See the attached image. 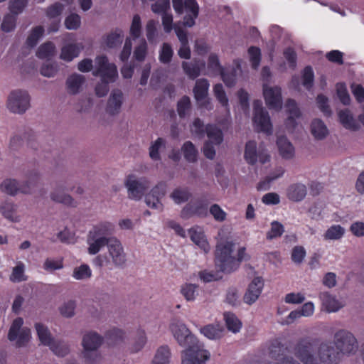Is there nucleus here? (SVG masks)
Instances as JSON below:
<instances>
[{"label": "nucleus", "instance_id": "f257e3e1", "mask_svg": "<svg viewBox=\"0 0 364 364\" xmlns=\"http://www.w3.org/2000/svg\"><path fill=\"white\" fill-rule=\"evenodd\" d=\"M336 348L331 342L321 343L318 346L317 339L301 338L294 347L295 355L304 364H336L341 354L354 353L358 349V342L350 332L341 330L334 336Z\"/></svg>", "mask_w": 364, "mask_h": 364}, {"label": "nucleus", "instance_id": "f03ea898", "mask_svg": "<svg viewBox=\"0 0 364 364\" xmlns=\"http://www.w3.org/2000/svg\"><path fill=\"white\" fill-rule=\"evenodd\" d=\"M235 244L232 241H220L216 245L215 264L222 272L230 273L237 269L245 257V247H240L237 257L232 255Z\"/></svg>", "mask_w": 364, "mask_h": 364}, {"label": "nucleus", "instance_id": "7ed1b4c3", "mask_svg": "<svg viewBox=\"0 0 364 364\" xmlns=\"http://www.w3.org/2000/svg\"><path fill=\"white\" fill-rule=\"evenodd\" d=\"M95 77H101V83L95 87L96 95L101 97L107 95L109 92V84L114 82L118 77L117 66L109 63L106 55H99L95 58V69L92 71Z\"/></svg>", "mask_w": 364, "mask_h": 364}, {"label": "nucleus", "instance_id": "20e7f679", "mask_svg": "<svg viewBox=\"0 0 364 364\" xmlns=\"http://www.w3.org/2000/svg\"><path fill=\"white\" fill-rule=\"evenodd\" d=\"M113 230L114 225L109 222H102L95 225L87 236L89 254L95 255L102 247L108 246L111 238L107 236L112 234Z\"/></svg>", "mask_w": 364, "mask_h": 364}, {"label": "nucleus", "instance_id": "39448f33", "mask_svg": "<svg viewBox=\"0 0 364 364\" xmlns=\"http://www.w3.org/2000/svg\"><path fill=\"white\" fill-rule=\"evenodd\" d=\"M103 338L95 332H89L84 335L82 346L84 348V358L87 364H96L101 358L97 352L101 346Z\"/></svg>", "mask_w": 364, "mask_h": 364}, {"label": "nucleus", "instance_id": "423d86ee", "mask_svg": "<svg viewBox=\"0 0 364 364\" xmlns=\"http://www.w3.org/2000/svg\"><path fill=\"white\" fill-rule=\"evenodd\" d=\"M173 7L178 14H182L185 9L187 14L183 19V25L193 27L199 14V6L196 0H172Z\"/></svg>", "mask_w": 364, "mask_h": 364}, {"label": "nucleus", "instance_id": "0eeeda50", "mask_svg": "<svg viewBox=\"0 0 364 364\" xmlns=\"http://www.w3.org/2000/svg\"><path fill=\"white\" fill-rule=\"evenodd\" d=\"M23 324V319L17 317L13 321L8 333V339L10 341H16L17 348L26 346L31 338V329L22 327Z\"/></svg>", "mask_w": 364, "mask_h": 364}, {"label": "nucleus", "instance_id": "6e6552de", "mask_svg": "<svg viewBox=\"0 0 364 364\" xmlns=\"http://www.w3.org/2000/svg\"><path fill=\"white\" fill-rule=\"evenodd\" d=\"M8 109L14 113L23 114L30 107V96L26 91H12L8 98Z\"/></svg>", "mask_w": 364, "mask_h": 364}, {"label": "nucleus", "instance_id": "1a4fd4ad", "mask_svg": "<svg viewBox=\"0 0 364 364\" xmlns=\"http://www.w3.org/2000/svg\"><path fill=\"white\" fill-rule=\"evenodd\" d=\"M210 353L197 343L189 346L182 353V364H205Z\"/></svg>", "mask_w": 364, "mask_h": 364}, {"label": "nucleus", "instance_id": "9d476101", "mask_svg": "<svg viewBox=\"0 0 364 364\" xmlns=\"http://www.w3.org/2000/svg\"><path fill=\"white\" fill-rule=\"evenodd\" d=\"M129 198L141 199L149 188V181L146 178L137 179L134 175H129L125 181Z\"/></svg>", "mask_w": 364, "mask_h": 364}, {"label": "nucleus", "instance_id": "9b49d317", "mask_svg": "<svg viewBox=\"0 0 364 364\" xmlns=\"http://www.w3.org/2000/svg\"><path fill=\"white\" fill-rule=\"evenodd\" d=\"M244 158L247 164L255 165L257 161L264 164L270 160V156L264 149H257L255 141L250 140L245 144Z\"/></svg>", "mask_w": 364, "mask_h": 364}, {"label": "nucleus", "instance_id": "f8f14e48", "mask_svg": "<svg viewBox=\"0 0 364 364\" xmlns=\"http://www.w3.org/2000/svg\"><path fill=\"white\" fill-rule=\"evenodd\" d=\"M209 85L208 80L205 78L198 79L196 80L193 90L194 97L198 102V107L208 110L213 109L210 99L207 97Z\"/></svg>", "mask_w": 364, "mask_h": 364}, {"label": "nucleus", "instance_id": "ddd939ff", "mask_svg": "<svg viewBox=\"0 0 364 364\" xmlns=\"http://www.w3.org/2000/svg\"><path fill=\"white\" fill-rule=\"evenodd\" d=\"M265 103L269 109L279 111L282 107V89L278 86L263 87Z\"/></svg>", "mask_w": 364, "mask_h": 364}, {"label": "nucleus", "instance_id": "4468645a", "mask_svg": "<svg viewBox=\"0 0 364 364\" xmlns=\"http://www.w3.org/2000/svg\"><path fill=\"white\" fill-rule=\"evenodd\" d=\"M166 182L161 181L146 196L145 202L149 207L159 210L163 209V204L161 200L166 194Z\"/></svg>", "mask_w": 364, "mask_h": 364}, {"label": "nucleus", "instance_id": "2eb2a0df", "mask_svg": "<svg viewBox=\"0 0 364 364\" xmlns=\"http://www.w3.org/2000/svg\"><path fill=\"white\" fill-rule=\"evenodd\" d=\"M170 328L180 346L188 347L195 343L196 338L184 324L172 323Z\"/></svg>", "mask_w": 364, "mask_h": 364}, {"label": "nucleus", "instance_id": "dca6fc26", "mask_svg": "<svg viewBox=\"0 0 364 364\" xmlns=\"http://www.w3.org/2000/svg\"><path fill=\"white\" fill-rule=\"evenodd\" d=\"M107 247L113 263L117 267L123 266L126 262V259L123 247L119 240L116 238H111Z\"/></svg>", "mask_w": 364, "mask_h": 364}, {"label": "nucleus", "instance_id": "f3484780", "mask_svg": "<svg viewBox=\"0 0 364 364\" xmlns=\"http://www.w3.org/2000/svg\"><path fill=\"white\" fill-rule=\"evenodd\" d=\"M264 283L261 277H255L249 284L248 289L244 295V301L252 304L256 301L262 293Z\"/></svg>", "mask_w": 364, "mask_h": 364}, {"label": "nucleus", "instance_id": "a211bd4d", "mask_svg": "<svg viewBox=\"0 0 364 364\" xmlns=\"http://www.w3.org/2000/svg\"><path fill=\"white\" fill-rule=\"evenodd\" d=\"M0 188L2 192L9 195L14 196L18 191L23 193H31L32 190L29 186V183L26 182V185L19 186L15 179L7 178L5 179L1 184Z\"/></svg>", "mask_w": 364, "mask_h": 364}, {"label": "nucleus", "instance_id": "6ab92c4d", "mask_svg": "<svg viewBox=\"0 0 364 364\" xmlns=\"http://www.w3.org/2000/svg\"><path fill=\"white\" fill-rule=\"evenodd\" d=\"M205 63L203 60L194 58L190 62L183 61L182 68L184 73L191 80L197 78L202 70L205 68Z\"/></svg>", "mask_w": 364, "mask_h": 364}, {"label": "nucleus", "instance_id": "aec40b11", "mask_svg": "<svg viewBox=\"0 0 364 364\" xmlns=\"http://www.w3.org/2000/svg\"><path fill=\"white\" fill-rule=\"evenodd\" d=\"M252 121L257 132H264L267 134H272V124L267 111L254 114Z\"/></svg>", "mask_w": 364, "mask_h": 364}, {"label": "nucleus", "instance_id": "412c9836", "mask_svg": "<svg viewBox=\"0 0 364 364\" xmlns=\"http://www.w3.org/2000/svg\"><path fill=\"white\" fill-rule=\"evenodd\" d=\"M287 112L289 117L286 121V126L287 128L294 129L296 126V119L301 117V112L298 107L296 102L293 99H288L286 101Z\"/></svg>", "mask_w": 364, "mask_h": 364}, {"label": "nucleus", "instance_id": "4be33fe9", "mask_svg": "<svg viewBox=\"0 0 364 364\" xmlns=\"http://www.w3.org/2000/svg\"><path fill=\"white\" fill-rule=\"evenodd\" d=\"M83 48L82 43H68L65 45L61 48L60 58L66 62H70L79 55Z\"/></svg>", "mask_w": 364, "mask_h": 364}, {"label": "nucleus", "instance_id": "5701e85b", "mask_svg": "<svg viewBox=\"0 0 364 364\" xmlns=\"http://www.w3.org/2000/svg\"><path fill=\"white\" fill-rule=\"evenodd\" d=\"M307 193V188L304 184L297 183L290 185L287 191V198L294 202L302 200Z\"/></svg>", "mask_w": 364, "mask_h": 364}, {"label": "nucleus", "instance_id": "b1692460", "mask_svg": "<svg viewBox=\"0 0 364 364\" xmlns=\"http://www.w3.org/2000/svg\"><path fill=\"white\" fill-rule=\"evenodd\" d=\"M122 97L120 90L114 91L108 100L106 112L111 115L117 114L122 107Z\"/></svg>", "mask_w": 364, "mask_h": 364}, {"label": "nucleus", "instance_id": "393cba45", "mask_svg": "<svg viewBox=\"0 0 364 364\" xmlns=\"http://www.w3.org/2000/svg\"><path fill=\"white\" fill-rule=\"evenodd\" d=\"M277 145L282 158L289 159L294 156V148L285 136L277 137Z\"/></svg>", "mask_w": 364, "mask_h": 364}, {"label": "nucleus", "instance_id": "a878e982", "mask_svg": "<svg viewBox=\"0 0 364 364\" xmlns=\"http://www.w3.org/2000/svg\"><path fill=\"white\" fill-rule=\"evenodd\" d=\"M319 298L322 305L328 312H336L341 308L340 302L328 292H321Z\"/></svg>", "mask_w": 364, "mask_h": 364}, {"label": "nucleus", "instance_id": "bb28decb", "mask_svg": "<svg viewBox=\"0 0 364 364\" xmlns=\"http://www.w3.org/2000/svg\"><path fill=\"white\" fill-rule=\"evenodd\" d=\"M338 118L341 124L347 129L356 131L359 125L353 118L352 114L348 109L341 110L338 112Z\"/></svg>", "mask_w": 364, "mask_h": 364}, {"label": "nucleus", "instance_id": "cd10ccee", "mask_svg": "<svg viewBox=\"0 0 364 364\" xmlns=\"http://www.w3.org/2000/svg\"><path fill=\"white\" fill-rule=\"evenodd\" d=\"M189 234L191 240L198 245L201 250L205 253L210 250V245L205 239V235L202 231H198L196 228H191L189 230Z\"/></svg>", "mask_w": 364, "mask_h": 364}, {"label": "nucleus", "instance_id": "c85d7f7f", "mask_svg": "<svg viewBox=\"0 0 364 364\" xmlns=\"http://www.w3.org/2000/svg\"><path fill=\"white\" fill-rule=\"evenodd\" d=\"M224 328L220 324H208L200 328V333L209 339H219L223 336Z\"/></svg>", "mask_w": 364, "mask_h": 364}, {"label": "nucleus", "instance_id": "c756f323", "mask_svg": "<svg viewBox=\"0 0 364 364\" xmlns=\"http://www.w3.org/2000/svg\"><path fill=\"white\" fill-rule=\"evenodd\" d=\"M311 132L316 139H323L328 134V129L324 122L319 119H315L311 124Z\"/></svg>", "mask_w": 364, "mask_h": 364}, {"label": "nucleus", "instance_id": "7c9ffc66", "mask_svg": "<svg viewBox=\"0 0 364 364\" xmlns=\"http://www.w3.org/2000/svg\"><path fill=\"white\" fill-rule=\"evenodd\" d=\"M85 82V77L80 74L70 75L66 81L67 89L69 93L75 95L79 92L80 87Z\"/></svg>", "mask_w": 364, "mask_h": 364}, {"label": "nucleus", "instance_id": "2f4dec72", "mask_svg": "<svg viewBox=\"0 0 364 364\" xmlns=\"http://www.w3.org/2000/svg\"><path fill=\"white\" fill-rule=\"evenodd\" d=\"M123 41V31L120 28L108 34L105 38V44L109 48H115L119 46Z\"/></svg>", "mask_w": 364, "mask_h": 364}, {"label": "nucleus", "instance_id": "473e14b6", "mask_svg": "<svg viewBox=\"0 0 364 364\" xmlns=\"http://www.w3.org/2000/svg\"><path fill=\"white\" fill-rule=\"evenodd\" d=\"M205 133L210 139V142L218 145L223 140L222 131L215 124H208L205 126Z\"/></svg>", "mask_w": 364, "mask_h": 364}, {"label": "nucleus", "instance_id": "72a5a7b5", "mask_svg": "<svg viewBox=\"0 0 364 364\" xmlns=\"http://www.w3.org/2000/svg\"><path fill=\"white\" fill-rule=\"evenodd\" d=\"M36 329L38 338L43 345L50 346V344L55 341L52 338L48 328L43 324L40 323H36Z\"/></svg>", "mask_w": 364, "mask_h": 364}, {"label": "nucleus", "instance_id": "f704fd0d", "mask_svg": "<svg viewBox=\"0 0 364 364\" xmlns=\"http://www.w3.org/2000/svg\"><path fill=\"white\" fill-rule=\"evenodd\" d=\"M171 352L167 346H162L158 348L151 364H168Z\"/></svg>", "mask_w": 364, "mask_h": 364}, {"label": "nucleus", "instance_id": "c9c22d12", "mask_svg": "<svg viewBox=\"0 0 364 364\" xmlns=\"http://www.w3.org/2000/svg\"><path fill=\"white\" fill-rule=\"evenodd\" d=\"M345 229L340 225H333L328 228L323 235L325 240H337L343 237Z\"/></svg>", "mask_w": 364, "mask_h": 364}, {"label": "nucleus", "instance_id": "e433bc0d", "mask_svg": "<svg viewBox=\"0 0 364 364\" xmlns=\"http://www.w3.org/2000/svg\"><path fill=\"white\" fill-rule=\"evenodd\" d=\"M105 338L109 345H115L124 341V332L121 329L113 328L105 333Z\"/></svg>", "mask_w": 364, "mask_h": 364}, {"label": "nucleus", "instance_id": "4c0bfd02", "mask_svg": "<svg viewBox=\"0 0 364 364\" xmlns=\"http://www.w3.org/2000/svg\"><path fill=\"white\" fill-rule=\"evenodd\" d=\"M224 318L228 330L233 333H237L240 330L242 323L234 314L225 312L224 314Z\"/></svg>", "mask_w": 364, "mask_h": 364}, {"label": "nucleus", "instance_id": "58836bf2", "mask_svg": "<svg viewBox=\"0 0 364 364\" xmlns=\"http://www.w3.org/2000/svg\"><path fill=\"white\" fill-rule=\"evenodd\" d=\"M182 151L187 161L193 163L197 161L198 151L191 141H187L183 144Z\"/></svg>", "mask_w": 364, "mask_h": 364}, {"label": "nucleus", "instance_id": "ea45409f", "mask_svg": "<svg viewBox=\"0 0 364 364\" xmlns=\"http://www.w3.org/2000/svg\"><path fill=\"white\" fill-rule=\"evenodd\" d=\"M55 50V46L54 43L51 41H47L38 47L36 51V56L41 59L48 58L53 55Z\"/></svg>", "mask_w": 364, "mask_h": 364}, {"label": "nucleus", "instance_id": "a19ab883", "mask_svg": "<svg viewBox=\"0 0 364 364\" xmlns=\"http://www.w3.org/2000/svg\"><path fill=\"white\" fill-rule=\"evenodd\" d=\"M170 196L176 203L181 204L188 201L191 194L187 188H178L173 191Z\"/></svg>", "mask_w": 364, "mask_h": 364}, {"label": "nucleus", "instance_id": "79ce46f5", "mask_svg": "<svg viewBox=\"0 0 364 364\" xmlns=\"http://www.w3.org/2000/svg\"><path fill=\"white\" fill-rule=\"evenodd\" d=\"M284 232V225L281 223L274 220L271 223V228L266 234V238L268 240L278 238L282 235Z\"/></svg>", "mask_w": 364, "mask_h": 364}, {"label": "nucleus", "instance_id": "37998d69", "mask_svg": "<svg viewBox=\"0 0 364 364\" xmlns=\"http://www.w3.org/2000/svg\"><path fill=\"white\" fill-rule=\"evenodd\" d=\"M44 28L41 26L34 27L26 39V45L28 47H35L40 38L43 35Z\"/></svg>", "mask_w": 364, "mask_h": 364}, {"label": "nucleus", "instance_id": "c03bdc74", "mask_svg": "<svg viewBox=\"0 0 364 364\" xmlns=\"http://www.w3.org/2000/svg\"><path fill=\"white\" fill-rule=\"evenodd\" d=\"M0 211L5 218L11 221H16L14 217L16 205L12 202L8 200L3 202L0 205Z\"/></svg>", "mask_w": 364, "mask_h": 364}, {"label": "nucleus", "instance_id": "a18cd8bd", "mask_svg": "<svg viewBox=\"0 0 364 364\" xmlns=\"http://www.w3.org/2000/svg\"><path fill=\"white\" fill-rule=\"evenodd\" d=\"M191 102L187 95L183 96L177 102V112L180 118H184L191 109Z\"/></svg>", "mask_w": 364, "mask_h": 364}, {"label": "nucleus", "instance_id": "49530a36", "mask_svg": "<svg viewBox=\"0 0 364 364\" xmlns=\"http://www.w3.org/2000/svg\"><path fill=\"white\" fill-rule=\"evenodd\" d=\"M248 54L252 68L255 70L257 69L262 59L261 50L257 46H250L248 48Z\"/></svg>", "mask_w": 364, "mask_h": 364}, {"label": "nucleus", "instance_id": "de8ad7c7", "mask_svg": "<svg viewBox=\"0 0 364 364\" xmlns=\"http://www.w3.org/2000/svg\"><path fill=\"white\" fill-rule=\"evenodd\" d=\"M49 347L56 355L60 357H64L70 351L68 344L60 341H54Z\"/></svg>", "mask_w": 364, "mask_h": 364}, {"label": "nucleus", "instance_id": "09e8293b", "mask_svg": "<svg viewBox=\"0 0 364 364\" xmlns=\"http://www.w3.org/2000/svg\"><path fill=\"white\" fill-rule=\"evenodd\" d=\"M25 266L22 262H18L16 267L13 268L12 273L10 275V280L13 282H21L26 280L24 275Z\"/></svg>", "mask_w": 364, "mask_h": 364}, {"label": "nucleus", "instance_id": "8fccbe9b", "mask_svg": "<svg viewBox=\"0 0 364 364\" xmlns=\"http://www.w3.org/2000/svg\"><path fill=\"white\" fill-rule=\"evenodd\" d=\"M198 288L196 284H185L181 287V293L187 301H192L196 299Z\"/></svg>", "mask_w": 364, "mask_h": 364}, {"label": "nucleus", "instance_id": "3c124183", "mask_svg": "<svg viewBox=\"0 0 364 364\" xmlns=\"http://www.w3.org/2000/svg\"><path fill=\"white\" fill-rule=\"evenodd\" d=\"M336 93L341 102L344 105H349L350 103V95L344 82L336 84Z\"/></svg>", "mask_w": 364, "mask_h": 364}, {"label": "nucleus", "instance_id": "603ef678", "mask_svg": "<svg viewBox=\"0 0 364 364\" xmlns=\"http://www.w3.org/2000/svg\"><path fill=\"white\" fill-rule=\"evenodd\" d=\"M51 199L55 202L63 203L64 205L75 206V203L73 198L63 192L55 191L51 193Z\"/></svg>", "mask_w": 364, "mask_h": 364}, {"label": "nucleus", "instance_id": "864d4df0", "mask_svg": "<svg viewBox=\"0 0 364 364\" xmlns=\"http://www.w3.org/2000/svg\"><path fill=\"white\" fill-rule=\"evenodd\" d=\"M314 73L311 66H306L302 73V84L307 89L310 90L314 83Z\"/></svg>", "mask_w": 364, "mask_h": 364}, {"label": "nucleus", "instance_id": "5fc2aeb1", "mask_svg": "<svg viewBox=\"0 0 364 364\" xmlns=\"http://www.w3.org/2000/svg\"><path fill=\"white\" fill-rule=\"evenodd\" d=\"M91 275L92 271L87 264H82L75 267L73 274V277L78 280L90 278Z\"/></svg>", "mask_w": 364, "mask_h": 364}, {"label": "nucleus", "instance_id": "6e6d98bb", "mask_svg": "<svg viewBox=\"0 0 364 364\" xmlns=\"http://www.w3.org/2000/svg\"><path fill=\"white\" fill-rule=\"evenodd\" d=\"M129 32L134 39L140 37L141 33V21L139 14H135L133 16Z\"/></svg>", "mask_w": 364, "mask_h": 364}, {"label": "nucleus", "instance_id": "4d7b16f0", "mask_svg": "<svg viewBox=\"0 0 364 364\" xmlns=\"http://www.w3.org/2000/svg\"><path fill=\"white\" fill-rule=\"evenodd\" d=\"M151 11L156 14H164L170 9V0H157L151 6Z\"/></svg>", "mask_w": 364, "mask_h": 364}, {"label": "nucleus", "instance_id": "13d9d810", "mask_svg": "<svg viewBox=\"0 0 364 364\" xmlns=\"http://www.w3.org/2000/svg\"><path fill=\"white\" fill-rule=\"evenodd\" d=\"M221 78L226 86L231 87L235 85L236 82V70L232 68L231 71H227L225 68L220 73Z\"/></svg>", "mask_w": 364, "mask_h": 364}, {"label": "nucleus", "instance_id": "bf43d9fd", "mask_svg": "<svg viewBox=\"0 0 364 364\" xmlns=\"http://www.w3.org/2000/svg\"><path fill=\"white\" fill-rule=\"evenodd\" d=\"M17 17L15 14H6L3 19L1 25L2 31L4 32H10L16 27Z\"/></svg>", "mask_w": 364, "mask_h": 364}, {"label": "nucleus", "instance_id": "052dcab7", "mask_svg": "<svg viewBox=\"0 0 364 364\" xmlns=\"http://www.w3.org/2000/svg\"><path fill=\"white\" fill-rule=\"evenodd\" d=\"M191 132L198 138H203L205 133V127L200 118H196L191 127Z\"/></svg>", "mask_w": 364, "mask_h": 364}, {"label": "nucleus", "instance_id": "680f3d73", "mask_svg": "<svg viewBox=\"0 0 364 364\" xmlns=\"http://www.w3.org/2000/svg\"><path fill=\"white\" fill-rule=\"evenodd\" d=\"M173 52L171 46L164 43L159 55V60L162 63L167 64L171 62Z\"/></svg>", "mask_w": 364, "mask_h": 364}, {"label": "nucleus", "instance_id": "e2e57ef3", "mask_svg": "<svg viewBox=\"0 0 364 364\" xmlns=\"http://www.w3.org/2000/svg\"><path fill=\"white\" fill-rule=\"evenodd\" d=\"M147 54V44L144 39L138 45L134 50V58L139 62L144 60Z\"/></svg>", "mask_w": 364, "mask_h": 364}, {"label": "nucleus", "instance_id": "0e129e2a", "mask_svg": "<svg viewBox=\"0 0 364 364\" xmlns=\"http://www.w3.org/2000/svg\"><path fill=\"white\" fill-rule=\"evenodd\" d=\"M213 91L215 97L221 104V105L223 107H227L228 105V99L222 84H216L213 87Z\"/></svg>", "mask_w": 364, "mask_h": 364}, {"label": "nucleus", "instance_id": "69168bd1", "mask_svg": "<svg viewBox=\"0 0 364 364\" xmlns=\"http://www.w3.org/2000/svg\"><path fill=\"white\" fill-rule=\"evenodd\" d=\"M63 9V5L61 3L56 2L47 8L46 14L49 18H55L61 15Z\"/></svg>", "mask_w": 364, "mask_h": 364}, {"label": "nucleus", "instance_id": "338daca9", "mask_svg": "<svg viewBox=\"0 0 364 364\" xmlns=\"http://www.w3.org/2000/svg\"><path fill=\"white\" fill-rule=\"evenodd\" d=\"M81 23L80 16L77 14L68 16L65 20V26L69 30L77 29Z\"/></svg>", "mask_w": 364, "mask_h": 364}, {"label": "nucleus", "instance_id": "774afa93", "mask_svg": "<svg viewBox=\"0 0 364 364\" xmlns=\"http://www.w3.org/2000/svg\"><path fill=\"white\" fill-rule=\"evenodd\" d=\"M306 250L302 246H295L291 251V258L295 264H301L306 257Z\"/></svg>", "mask_w": 364, "mask_h": 364}]
</instances>
